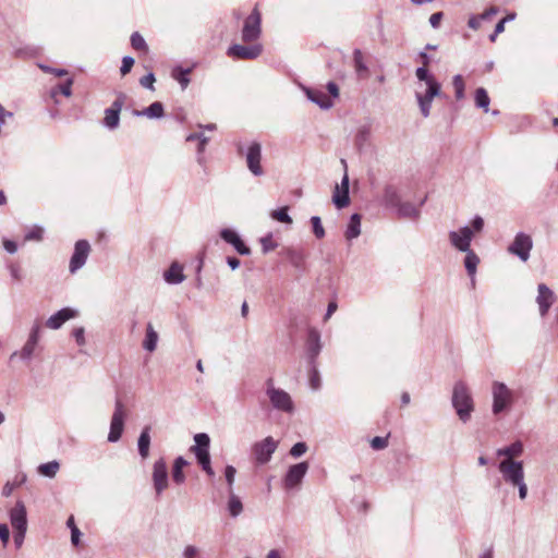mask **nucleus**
<instances>
[{
    "label": "nucleus",
    "mask_w": 558,
    "mask_h": 558,
    "mask_svg": "<svg viewBox=\"0 0 558 558\" xmlns=\"http://www.w3.org/2000/svg\"><path fill=\"white\" fill-rule=\"evenodd\" d=\"M489 97L485 88L480 87L475 90V105L483 109L485 112L489 109Z\"/></svg>",
    "instance_id": "nucleus-41"
},
{
    "label": "nucleus",
    "mask_w": 558,
    "mask_h": 558,
    "mask_svg": "<svg viewBox=\"0 0 558 558\" xmlns=\"http://www.w3.org/2000/svg\"><path fill=\"white\" fill-rule=\"evenodd\" d=\"M311 223L313 228V233L317 239H323L325 236V229L322 225V220L318 216H313L311 218Z\"/></svg>",
    "instance_id": "nucleus-48"
},
{
    "label": "nucleus",
    "mask_w": 558,
    "mask_h": 558,
    "mask_svg": "<svg viewBox=\"0 0 558 558\" xmlns=\"http://www.w3.org/2000/svg\"><path fill=\"white\" fill-rule=\"evenodd\" d=\"M452 85L454 88L456 98L458 100L463 99L464 97V82L463 77L460 74L453 76Z\"/></svg>",
    "instance_id": "nucleus-44"
},
{
    "label": "nucleus",
    "mask_w": 558,
    "mask_h": 558,
    "mask_svg": "<svg viewBox=\"0 0 558 558\" xmlns=\"http://www.w3.org/2000/svg\"><path fill=\"white\" fill-rule=\"evenodd\" d=\"M10 521L15 532H26L27 518L26 508L22 501H17L10 511Z\"/></svg>",
    "instance_id": "nucleus-18"
},
{
    "label": "nucleus",
    "mask_w": 558,
    "mask_h": 558,
    "mask_svg": "<svg viewBox=\"0 0 558 558\" xmlns=\"http://www.w3.org/2000/svg\"><path fill=\"white\" fill-rule=\"evenodd\" d=\"M322 350L320 335L316 329H311L307 337V354L310 364H315Z\"/></svg>",
    "instance_id": "nucleus-23"
},
{
    "label": "nucleus",
    "mask_w": 558,
    "mask_h": 558,
    "mask_svg": "<svg viewBox=\"0 0 558 558\" xmlns=\"http://www.w3.org/2000/svg\"><path fill=\"white\" fill-rule=\"evenodd\" d=\"M262 34V14L257 7L253 9L251 14L245 19L242 28V40L244 43L256 41Z\"/></svg>",
    "instance_id": "nucleus-6"
},
{
    "label": "nucleus",
    "mask_w": 558,
    "mask_h": 558,
    "mask_svg": "<svg viewBox=\"0 0 558 558\" xmlns=\"http://www.w3.org/2000/svg\"><path fill=\"white\" fill-rule=\"evenodd\" d=\"M369 138H371V125L369 124L361 125L357 129L355 137H354L355 146L360 149L363 148L368 143Z\"/></svg>",
    "instance_id": "nucleus-36"
},
{
    "label": "nucleus",
    "mask_w": 558,
    "mask_h": 558,
    "mask_svg": "<svg viewBox=\"0 0 558 558\" xmlns=\"http://www.w3.org/2000/svg\"><path fill=\"white\" fill-rule=\"evenodd\" d=\"M39 337H40V325L35 324L31 329L27 341L29 343H33L34 345H37V343L39 341Z\"/></svg>",
    "instance_id": "nucleus-55"
},
{
    "label": "nucleus",
    "mask_w": 558,
    "mask_h": 558,
    "mask_svg": "<svg viewBox=\"0 0 558 558\" xmlns=\"http://www.w3.org/2000/svg\"><path fill=\"white\" fill-rule=\"evenodd\" d=\"M187 465V461L183 457H178L173 463L172 478L177 484H182L185 481L183 468Z\"/></svg>",
    "instance_id": "nucleus-35"
},
{
    "label": "nucleus",
    "mask_w": 558,
    "mask_h": 558,
    "mask_svg": "<svg viewBox=\"0 0 558 558\" xmlns=\"http://www.w3.org/2000/svg\"><path fill=\"white\" fill-rule=\"evenodd\" d=\"M195 445L191 448L194 452L201 466L210 463L209 444L210 438L205 433H199L194 436Z\"/></svg>",
    "instance_id": "nucleus-13"
},
{
    "label": "nucleus",
    "mask_w": 558,
    "mask_h": 558,
    "mask_svg": "<svg viewBox=\"0 0 558 558\" xmlns=\"http://www.w3.org/2000/svg\"><path fill=\"white\" fill-rule=\"evenodd\" d=\"M72 85H73V80L72 78H68L65 81V83L63 84H60L57 89H53L51 92V96L54 97L57 92L61 93L63 96L65 97H70L72 95Z\"/></svg>",
    "instance_id": "nucleus-46"
},
{
    "label": "nucleus",
    "mask_w": 558,
    "mask_h": 558,
    "mask_svg": "<svg viewBox=\"0 0 558 558\" xmlns=\"http://www.w3.org/2000/svg\"><path fill=\"white\" fill-rule=\"evenodd\" d=\"M220 238L226 241L227 243L231 244L235 251L241 255H250L251 250L248 246H246L239 234L229 228H225L220 231Z\"/></svg>",
    "instance_id": "nucleus-20"
},
{
    "label": "nucleus",
    "mask_w": 558,
    "mask_h": 558,
    "mask_svg": "<svg viewBox=\"0 0 558 558\" xmlns=\"http://www.w3.org/2000/svg\"><path fill=\"white\" fill-rule=\"evenodd\" d=\"M155 75L153 73H148L140 80V84L148 89H154Z\"/></svg>",
    "instance_id": "nucleus-59"
},
{
    "label": "nucleus",
    "mask_w": 558,
    "mask_h": 558,
    "mask_svg": "<svg viewBox=\"0 0 558 558\" xmlns=\"http://www.w3.org/2000/svg\"><path fill=\"white\" fill-rule=\"evenodd\" d=\"M44 229L38 226H34L31 230L25 234L26 241H40L43 239Z\"/></svg>",
    "instance_id": "nucleus-49"
},
{
    "label": "nucleus",
    "mask_w": 558,
    "mask_h": 558,
    "mask_svg": "<svg viewBox=\"0 0 558 558\" xmlns=\"http://www.w3.org/2000/svg\"><path fill=\"white\" fill-rule=\"evenodd\" d=\"M158 339V332L154 329L153 325L148 323L146 326V335L143 341V348L148 352H154L157 348Z\"/></svg>",
    "instance_id": "nucleus-30"
},
{
    "label": "nucleus",
    "mask_w": 558,
    "mask_h": 558,
    "mask_svg": "<svg viewBox=\"0 0 558 558\" xmlns=\"http://www.w3.org/2000/svg\"><path fill=\"white\" fill-rule=\"evenodd\" d=\"M371 447L374 450H383L388 447V436L380 437L376 436L371 440Z\"/></svg>",
    "instance_id": "nucleus-52"
},
{
    "label": "nucleus",
    "mask_w": 558,
    "mask_h": 558,
    "mask_svg": "<svg viewBox=\"0 0 558 558\" xmlns=\"http://www.w3.org/2000/svg\"><path fill=\"white\" fill-rule=\"evenodd\" d=\"M45 73H51L56 76H64L68 74V71L65 69H54L46 64H39L38 65Z\"/></svg>",
    "instance_id": "nucleus-58"
},
{
    "label": "nucleus",
    "mask_w": 558,
    "mask_h": 558,
    "mask_svg": "<svg viewBox=\"0 0 558 558\" xmlns=\"http://www.w3.org/2000/svg\"><path fill=\"white\" fill-rule=\"evenodd\" d=\"M75 341L78 345L85 344V329L83 327L75 328L72 332Z\"/></svg>",
    "instance_id": "nucleus-60"
},
{
    "label": "nucleus",
    "mask_w": 558,
    "mask_h": 558,
    "mask_svg": "<svg viewBox=\"0 0 558 558\" xmlns=\"http://www.w3.org/2000/svg\"><path fill=\"white\" fill-rule=\"evenodd\" d=\"M442 17H444L442 12H436V13L432 14L430 17H429L430 26L433 28L439 27Z\"/></svg>",
    "instance_id": "nucleus-63"
},
{
    "label": "nucleus",
    "mask_w": 558,
    "mask_h": 558,
    "mask_svg": "<svg viewBox=\"0 0 558 558\" xmlns=\"http://www.w3.org/2000/svg\"><path fill=\"white\" fill-rule=\"evenodd\" d=\"M277 447L278 441H276L271 436H268L263 440L254 444L252 451L256 462L259 464L267 463L271 459V456L276 451Z\"/></svg>",
    "instance_id": "nucleus-10"
},
{
    "label": "nucleus",
    "mask_w": 558,
    "mask_h": 558,
    "mask_svg": "<svg viewBox=\"0 0 558 558\" xmlns=\"http://www.w3.org/2000/svg\"><path fill=\"white\" fill-rule=\"evenodd\" d=\"M60 470V463L57 460H52L47 463L39 464L37 472L48 478H53Z\"/></svg>",
    "instance_id": "nucleus-34"
},
{
    "label": "nucleus",
    "mask_w": 558,
    "mask_h": 558,
    "mask_svg": "<svg viewBox=\"0 0 558 558\" xmlns=\"http://www.w3.org/2000/svg\"><path fill=\"white\" fill-rule=\"evenodd\" d=\"M134 64V59L130 56H125L123 59H122V65L120 68V72L122 75H126L128 73L131 72L132 70V66Z\"/></svg>",
    "instance_id": "nucleus-57"
},
{
    "label": "nucleus",
    "mask_w": 558,
    "mask_h": 558,
    "mask_svg": "<svg viewBox=\"0 0 558 558\" xmlns=\"http://www.w3.org/2000/svg\"><path fill=\"white\" fill-rule=\"evenodd\" d=\"M228 511L232 518L239 517L243 511L241 499L233 493H229Z\"/></svg>",
    "instance_id": "nucleus-38"
},
{
    "label": "nucleus",
    "mask_w": 558,
    "mask_h": 558,
    "mask_svg": "<svg viewBox=\"0 0 558 558\" xmlns=\"http://www.w3.org/2000/svg\"><path fill=\"white\" fill-rule=\"evenodd\" d=\"M383 198L385 205L391 207H397L401 202L398 190L392 185L385 187Z\"/></svg>",
    "instance_id": "nucleus-37"
},
{
    "label": "nucleus",
    "mask_w": 558,
    "mask_h": 558,
    "mask_svg": "<svg viewBox=\"0 0 558 558\" xmlns=\"http://www.w3.org/2000/svg\"><path fill=\"white\" fill-rule=\"evenodd\" d=\"M287 258L295 268H301L305 262V254L302 250L289 248L287 251Z\"/></svg>",
    "instance_id": "nucleus-39"
},
{
    "label": "nucleus",
    "mask_w": 558,
    "mask_h": 558,
    "mask_svg": "<svg viewBox=\"0 0 558 558\" xmlns=\"http://www.w3.org/2000/svg\"><path fill=\"white\" fill-rule=\"evenodd\" d=\"M533 248L532 238L523 232H519L513 242L509 245L508 252L512 255L518 256L522 262H526L530 258V253Z\"/></svg>",
    "instance_id": "nucleus-9"
},
{
    "label": "nucleus",
    "mask_w": 558,
    "mask_h": 558,
    "mask_svg": "<svg viewBox=\"0 0 558 558\" xmlns=\"http://www.w3.org/2000/svg\"><path fill=\"white\" fill-rule=\"evenodd\" d=\"M415 76L418 80V88L425 85V90H416L415 98L420 107V111L424 118L429 117L432 102L435 97L440 96L441 86L436 77L428 72L425 68H417Z\"/></svg>",
    "instance_id": "nucleus-1"
},
{
    "label": "nucleus",
    "mask_w": 558,
    "mask_h": 558,
    "mask_svg": "<svg viewBox=\"0 0 558 558\" xmlns=\"http://www.w3.org/2000/svg\"><path fill=\"white\" fill-rule=\"evenodd\" d=\"M39 337H40V325L35 324L31 329L27 341L29 343H33L34 345H37V343L39 341Z\"/></svg>",
    "instance_id": "nucleus-56"
},
{
    "label": "nucleus",
    "mask_w": 558,
    "mask_h": 558,
    "mask_svg": "<svg viewBox=\"0 0 558 558\" xmlns=\"http://www.w3.org/2000/svg\"><path fill=\"white\" fill-rule=\"evenodd\" d=\"M191 73V69H183L181 66H177L172 71V77L179 82L182 89H185L190 84L189 74Z\"/></svg>",
    "instance_id": "nucleus-40"
},
{
    "label": "nucleus",
    "mask_w": 558,
    "mask_h": 558,
    "mask_svg": "<svg viewBox=\"0 0 558 558\" xmlns=\"http://www.w3.org/2000/svg\"><path fill=\"white\" fill-rule=\"evenodd\" d=\"M312 368H311V372H310V387L313 389V390H318L322 386V381H320V375H319V372L318 369L316 368L315 364H311Z\"/></svg>",
    "instance_id": "nucleus-45"
},
{
    "label": "nucleus",
    "mask_w": 558,
    "mask_h": 558,
    "mask_svg": "<svg viewBox=\"0 0 558 558\" xmlns=\"http://www.w3.org/2000/svg\"><path fill=\"white\" fill-rule=\"evenodd\" d=\"M125 410L124 405L120 400L116 401L114 411L111 416L110 422V430L108 434V441L117 442L120 440L123 429H124V420H125Z\"/></svg>",
    "instance_id": "nucleus-7"
},
{
    "label": "nucleus",
    "mask_w": 558,
    "mask_h": 558,
    "mask_svg": "<svg viewBox=\"0 0 558 558\" xmlns=\"http://www.w3.org/2000/svg\"><path fill=\"white\" fill-rule=\"evenodd\" d=\"M198 554H199V549L196 546L187 545L184 548L182 556H183V558H197Z\"/></svg>",
    "instance_id": "nucleus-61"
},
{
    "label": "nucleus",
    "mask_w": 558,
    "mask_h": 558,
    "mask_svg": "<svg viewBox=\"0 0 558 558\" xmlns=\"http://www.w3.org/2000/svg\"><path fill=\"white\" fill-rule=\"evenodd\" d=\"M537 291L538 294L536 298V303L539 307V314L541 316H545L555 301V295L554 292L545 283H539Z\"/></svg>",
    "instance_id": "nucleus-19"
},
{
    "label": "nucleus",
    "mask_w": 558,
    "mask_h": 558,
    "mask_svg": "<svg viewBox=\"0 0 558 558\" xmlns=\"http://www.w3.org/2000/svg\"><path fill=\"white\" fill-rule=\"evenodd\" d=\"M163 279L169 284H179L183 282L185 280L183 266L177 262H173L163 272Z\"/></svg>",
    "instance_id": "nucleus-26"
},
{
    "label": "nucleus",
    "mask_w": 558,
    "mask_h": 558,
    "mask_svg": "<svg viewBox=\"0 0 558 558\" xmlns=\"http://www.w3.org/2000/svg\"><path fill=\"white\" fill-rule=\"evenodd\" d=\"M149 446H150V435H149V426L144 427L142 430L138 440V453L143 459H146L149 454Z\"/></svg>",
    "instance_id": "nucleus-32"
},
{
    "label": "nucleus",
    "mask_w": 558,
    "mask_h": 558,
    "mask_svg": "<svg viewBox=\"0 0 558 558\" xmlns=\"http://www.w3.org/2000/svg\"><path fill=\"white\" fill-rule=\"evenodd\" d=\"M133 114L136 117H146L148 119H160L163 117V105L159 101H155L143 110H134Z\"/></svg>",
    "instance_id": "nucleus-27"
},
{
    "label": "nucleus",
    "mask_w": 558,
    "mask_h": 558,
    "mask_svg": "<svg viewBox=\"0 0 558 558\" xmlns=\"http://www.w3.org/2000/svg\"><path fill=\"white\" fill-rule=\"evenodd\" d=\"M361 220L362 217L360 214L351 215L347 230L344 232V236L348 241H352L361 234Z\"/></svg>",
    "instance_id": "nucleus-28"
},
{
    "label": "nucleus",
    "mask_w": 558,
    "mask_h": 558,
    "mask_svg": "<svg viewBox=\"0 0 558 558\" xmlns=\"http://www.w3.org/2000/svg\"><path fill=\"white\" fill-rule=\"evenodd\" d=\"M131 45H132V47L135 50H144V51L147 50V44H146L145 39L137 32L132 34V36H131Z\"/></svg>",
    "instance_id": "nucleus-47"
},
{
    "label": "nucleus",
    "mask_w": 558,
    "mask_h": 558,
    "mask_svg": "<svg viewBox=\"0 0 558 558\" xmlns=\"http://www.w3.org/2000/svg\"><path fill=\"white\" fill-rule=\"evenodd\" d=\"M10 538V531L7 524L2 523L0 524V539L4 545L9 542Z\"/></svg>",
    "instance_id": "nucleus-64"
},
{
    "label": "nucleus",
    "mask_w": 558,
    "mask_h": 558,
    "mask_svg": "<svg viewBox=\"0 0 558 558\" xmlns=\"http://www.w3.org/2000/svg\"><path fill=\"white\" fill-rule=\"evenodd\" d=\"M125 94L119 93L111 107L105 110L104 124L106 128L110 130L118 128L120 121V112L125 102Z\"/></svg>",
    "instance_id": "nucleus-14"
},
{
    "label": "nucleus",
    "mask_w": 558,
    "mask_h": 558,
    "mask_svg": "<svg viewBox=\"0 0 558 558\" xmlns=\"http://www.w3.org/2000/svg\"><path fill=\"white\" fill-rule=\"evenodd\" d=\"M236 470L232 465H227L225 469V477L228 484L229 493L233 492V483L235 477Z\"/></svg>",
    "instance_id": "nucleus-50"
},
{
    "label": "nucleus",
    "mask_w": 558,
    "mask_h": 558,
    "mask_svg": "<svg viewBox=\"0 0 558 558\" xmlns=\"http://www.w3.org/2000/svg\"><path fill=\"white\" fill-rule=\"evenodd\" d=\"M448 238L451 246L457 251L463 253L472 250L471 242L474 236L473 231L470 227L464 226L459 228L458 230L449 231Z\"/></svg>",
    "instance_id": "nucleus-8"
},
{
    "label": "nucleus",
    "mask_w": 558,
    "mask_h": 558,
    "mask_svg": "<svg viewBox=\"0 0 558 558\" xmlns=\"http://www.w3.org/2000/svg\"><path fill=\"white\" fill-rule=\"evenodd\" d=\"M263 46L254 44L252 46H243L234 44L228 48L227 54L239 60H254L262 54Z\"/></svg>",
    "instance_id": "nucleus-11"
},
{
    "label": "nucleus",
    "mask_w": 558,
    "mask_h": 558,
    "mask_svg": "<svg viewBox=\"0 0 558 558\" xmlns=\"http://www.w3.org/2000/svg\"><path fill=\"white\" fill-rule=\"evenodd\" d=\"M246 166L248 170L255 175L260 177L264 170L260 165L262 160V146L257 142H253L245 153Z\"/></svg>",
    "instance_id": "nucleus-16"
},
{
    "label": "nucleus",
    "mask_w": 558,
    "mask_h": 558,
    "mask_svg": "<svg viewBox=\"0 0 558 558\" xmlns=\"http://www.w3.org/2000/svg\"><path fill=\"white\" fill-rule=\"evenodd\" d=\"M464 253V267L468 275L473 279L476 274L477 266L480 264V258L473 250L466 251Z\"/></svg>",
    "instance_id": "nucleus-33"
},
{
    "label": "nucleus",
    "mask_w": 558,
    "mask_h": 558,
    "mask_svg": "<svg viewBox=\"0 0 558 558\" xmlns=\"http://www.w3.org/2000/svg\"><path fill=\"white\" fill-rule=\"evenodd\" d=\"M260 244L264 253H268L277 247V243L274 242L271 234H267L266 236L262 238Z\"/></svg>",
    "instance_id": "nucleus-51"
},
{
    "label": "nucleus",
    "mask_w": 558,
    "mask_h": 558,
    "mask_svg": "<svg viewBox=\"0 0 558 558\" xmlns=\"http://www.w3.org/2000/svg\"><path fill=\"white\" fill-rule=\"evenodd\" d=\"M308 100L316 104L320 109L328 110L333 106L332 100L319 89H313L310 87L302 86Z\"/></svg>",
    "instance_id": "nucleus-22"
},
{
    "label": "nucleus",
    "mask_w": 558,
    "mask_h": 558,
    "mask_svg": "<svg viewBox=\"0 0 558 558\" xmlns=\"http://www.w3.org/2000/svg\"><path fill=\"white\" fill-rule=\"evenodd\" d=\"M90 245L86 240H78L75 243L74 252L70 259L69 270L71 274H75L78 269H81L89 255Z\"/></svg>",
    "instance_id": "nucleus-12"
},
{
    "label": "nucleus",
    "mask_w": 558,
    "mask_h": 558,
    "mask_svg": "<svg viewBox=\"0 0 558 558\" xmlns=\"http://www.w3.org/2000/svg\"><path fill=\"white\" fill-rule=\"evenodd\" d=\"M266 385V396L272 408L283 413H293L294 403L291 396L286 390L275 387L272 379H268Z\"/></svg>",
    "instance_id": "nucleus-5"
},
{
    "label": "nucleus",
    "mask_w": 558,
    "mask_h": 558,
    "mask_svg": "<svg viewBox=\"0 0 558 558\" xmlns=\"http://www.w3.org/2000/svg\"><path fill=\"white\" fill-rule=\"evenodd\" d=\"M308 471L307 462H300L291 465L283 478V485L287 489H294L302 483Z\"/></svg>",
    "instance_id": "nucleus-15"
},
{
    "label": "nucleus",
    "mask_w": 558,
    "mask_h": 558,
    "mask_svg": "<svg viewBox=\"0 0 558 558\" xmlns=\"http://www.w3.org/2000/svg\"><path fill=\"white\" fill-rule=\"evenodd\" d=\"M492 412L495 416L509 412L515 402L514 391L498 380L492 384Z\"/></svg>",
    "instance_id": "nucleus-3"
},
{
    "label": "nucleus",
    "mask_w": 558,
    "mask_h": 558,
    "mask_svg": "<svg viewBox=\"0 0 558 558\" xmlns=\"http://www.w3.org/2000/svg\"><path fill=\"white\" fill-rule=\"evenodd\" d=\"M307 450V445L305 442H296L292 446V448L290 449V454L293 457V458H299L301 456H303Z\"/></svg>",
    "instance_id": "nucleus-54"
},
{
    "label": "nucleus",
    "mask_w": 558,
    "mask_h": 558,
    "mask_svg": "<svg viewBox=\"0 0 558 558\" xmlns=\"http://www.w3.org/2000/svg\"><path fill=\"white\" fill-rule=\"evenodd\" d=\"M498 471L504 482L518 488L520 499L524 500L527 496V485L525 483L523 462L518 460H501L498 464Z\"/></svg>",
    "instance_id": "nucleus-2"
},
{
    "label": "nucleus",
    "mask_w": 558,
    "mask_h": 558,
    "mask_svg": "<svg viewBox=\"0 0 558 558\" xmlns=\"http://www.w3.org/2000/svg\"><path fill=\"white\" fill-rule=\"evenodd\" d=\"M341 163L344 168V175L342 177V180L340 182V184H336L342 192V197H336V207L338 209H342L344 207H347L349 204H350V197H349V175H348V172H347V168H348V165H347V161L344 159H341Z\"/></svg>",
    "instance_id": "nucleus-24"
},
{
    "label": "nucleus",
    "mask_w": 558,
    "mask_h": 558,
    "mask_svg": "<svg viewBox=\"0 0 558 558\" xmlns=\"http://www.w3.org/2000/svg\"><path fill=\"white\" fill-rule=\"evenodd\" d=\"M473 231V234L476 232H481L484 228V220L480 216H475L472 220V227H470Z\"/></svg>",
    "instance_id": "nucleus-62"
},
{
    "label": "nucleus",
    "mask_w": 558,
    "mask_h": 558,
    "mask_svg": "<svg viewBox=\"0 0 558 558\" xmlns=\"http://www.w3.org/2000/svg\"><path fill=\"white\" fill-rule=\"evenodd\" d=\"M36 345L33 343H29L28 341L25 342L24 347L22 348L20 352V356L22 360L28 361L32 359Z\"/></svg>",
    "instance_id": "nucleus-53"
},
{
    "label": "nucleus",
    "mask_w": 558,
    "mask_h": 558,
    "mask_svg": "<svg viewBox=\"0 0 558 558\" xmlns=\"http://www.w3.org/2000/svg\"><path fill=\"white\" fill-rule=\"evenodd\" d=\"M353 63L356 76L359 78H366L369 75L368 68L364 61L363 52L360 49L353 51Z\"/></svg>",
    "instance_id": "nucleus-29"
},
{
    "label": "nucleus",
    "mask_w": 558,
    "mask_h": 558,
    "mask_svg": "<svg viewBox=\"0 0 558 558\" xmlns=\"http://www.w3.org/2000/svg\"><path fill=\"white\" fill-rule=\"evenodd\" d=\"M270 217L282 223H292V218L288 214V207H281L270 213Z\"/></svg>",
    "instance_id": "nucleus-42"
},
{
    "label": "nucleus",
    "mask_w": 558,
    "mask_h": 558,
    "mask_svg": "<svg viewBox=\"0 0 558 558\" xmlns=\"http://www.w3.org/2000/svg\"><path fill=\"white\" fill-rule=\"evenodd\" d=\"M523 450L522 441L517 440L509 446L497 449L496 454L497 457L502 458V460H515V458L521 457Z\"/></svg>",
    "instance_id": "nucleus-25"
},
{
    "label": "nucleus",
    "mask_w": 558,
    "mask_h": 558,
    "mask_svg": "<svg viewBox=\"0 0 558 558\" xmlns=\"http://www.w3.org/2000/svg\"><path fill=\"white\" fill-rule=\"evenodd\" d=\"M186 141L187 142L199 141L197 150H198V154H203L205 151V147H206L207 143L209 142V138L207 136H205L203 133H192V134L187 135Z\"/></svg>",
    "instance_id": "nucleus-43"
},
{
    "label": "nucleus",
    "mask_w": 558,
    "mask_h": 558,
    "mask_svg": "<svg viewBox=\"0 0 558 558\" xmlns=\"http://www.w3.org/2000/svg\"><path fill=\"white\" fill-rule=\"evenodd\" d=\"M153 483L157 496L168 487V470L163 459H159L154 463Z\"/></svg>",
    "instance_id": "nucleus-17"
},
{
    "label": "nucleus",
    "mask_w": 558,
    "mask_h": 558,
    "mask_svg": "<svg viewBox=\"0 0 558 558\" xmlns=\"http://www.w3.org/2000/svg\"><path fill=\"white\" fill-rule=\"evenodd\" d=\"M398 216L407 219H416L420 216V209L412 203L405 202L396 207Z\"/></svg>",
    "instance_id": "nucleus-31"
},
{
    "label": "nucleus",
    "mask_w": 558,
    "mask_h": 558,
    "mask_svg": "<svg viewBox=\"0 0 558 558\" xmlns=\"http://www.w3.org/2000/svg\"><path fill=\"white\" fill-rule=\"evenodd\" d=\"M452 407L459 418L466 423L474 411V403L469 387L464 381H457L452 390Z\"/></svg>",
    "instance_id": "nucleus-4"
},
{
    "label": "nucleus",
    "mask_w": 558,
    "mask_h": 558,
    "mask_svg": "<svg viewBox=\"0 0 558 558\" xmlns=\"http://www.w3.org/2000/svg\"><path fill=\"white\" fill-rule=\"evenodd\" d=\"M77 316V312L70 307H64L58 311L56 314L51 315L47 322L46 326L49 329H59L66 320L74 318Z\"/></svg>",
    "instance_id": "nucleus-21"
}]
</instances>
